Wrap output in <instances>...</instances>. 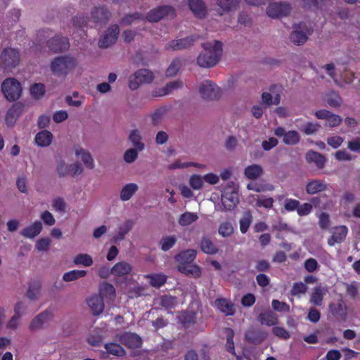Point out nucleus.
<instances>
[{
	"label": "nucleus",
	"instance_id": "f257e3e1",
	"mask_svg": "<svg viewBox=\"0 0 360 360\" xmlns=\"http://www.w3.org/2000/svg\"><path fill=\"white\" fill-rule=\"evenodd\" d=\"M204 50L198 58V63L203 68L215 65L221 56L222 46L218 41H212L203 44Z\"/></svg>",
	"mask_w": 360,
	"mask_h": 360
},
{
	"label": "nucleus",
	"instance_id": "f03ea898",
	"mask_svg": "<svg viewBox=\"0 0 360 360\" xmlns=\"http://www.w3.org/2000/svg\"><path fill=\"white\" fill-rule=\"evenodd\" d=\"M238 187L233 183L228 184L221 194V205H215V210L229 211L233 210L239 202Z\"/></svg>",
	"mask_w": 360,
	"mask_h": 360
},
{
	"label": "nucleus",
	"instance_id": "7ed1b4c3",
	"mask_svg": "<svg viewBox=\"0 0 360 360\" xmlns=\"http://www.w3.org/2000/svg\"><path fill=\"white\" fill-rule=\"evenodd\" d=\"M1 92L8 101H15L22 94L21 84L15 78L9 77L3 81L1 85Z\"/></svg>",
	"mask_w": 360,
	"mask_h": 360
},
{
	"label": "nucleus",
	"instance_id": "20e7f679",
	"mask_svg": "<svg viewBox=\"0 0 360 360\" xmlns=\"http://www.w3.org/2000/svg\"><path fill=\"white\" fill-rule=\"evenodd\" d=\"M77 65L71 56L57 57L51 63V70L57 76L66 75Z\"/></svg>",
	"mask_w": 360,
	"mask_h": 360
},
{
	"label": "nucleus",
	"instance_id": "39448f33",
	"mask_svg": "<svg viewBox=\"0 0 360 360\" xmlns=\"http://www.w3.org/2000/svg\"><path fill=\"white\" fill-rule=\"evenodd\" d=\"M20 54L17 49H4L0 54V66L5 69L11 70L20 64Z\"/></svg>",
	"mask_w": 360,
	"mask_h": 360
},
{
	"label": "nucleus",
	"instance_id": "423d86ee",
	"mask_svg": "<svg viewBox=\"0 0 360 360\" xmlns=\"http://www.w3.org/2000/svg\"><path fill=\"white\" fill-rule=\"evenodd\" d=\"M293 29L290 34V40L296 45L304 44L307 41L309 35L311 33V29L306 22L295 25Z\"/></svg>",
	"mask_w": 360,
	"mask_h": 360
},
{
	"label": "nucleus",
	"instance_id": "0eeeda50",
	"mask_svg": "<svg viewBox=\"0 0 360 360\" xmlns=\"http://www.w3.org/2000/svg\"><path fill=\"white\" fill-rule=\"evenodd\" d=\"M153 79V75L148 70H140L131 75L129 79V87L131 90L137 89L141 84L149 83Z\"/></svg>",
	"mask_w": 360,
	"mask_h": 360
},
{
	"label": "nucleus",
	"instance_id": "6e6552de",
	"mask_svg": "<svg viewBox=\"0 0 360 360\" xmlns=\"http://www.w3.org/2000/svg\"><path fill=\"white\" fill-rule=\"evenodd\" d=\"M290 11V6L285 3H273L269 5L266 13L271 18H280L288 15Z\"/></svg>",
	"mask_w": 360,
	"mask_h": 360
},
{
	"label": "nucleus",
	"instance_id": "1a4fd4ad",
	"mask_svg": "<svg viewBox=\"0 0 360 360\" xmlns=\"http://www.w3.org/2000/svg\"><path fill=\"white\" fill-rule=\"evenodd\" d=\"M201 96L207 99L216 98L219 94V89L211 81H205L199 86Z\"/></svg>",
	"mask_w": 360,
	"mask_h": 360
},
{
	"label": "nucleus",
	"instance_id": "9d476101",
	"mask_svg": "<svg viewBox=\"0 0 360 360\" xmlns=\"http://www.w3.org/2000/svg\"><path fill=\"white\" fill-rule=\"evenodd\" d=\"M25 105L22 103L13 104L6 112L5 122L7 126L12 127L15 124L18 117L23 112Z\"/></svg>",
	"mask_w": 360,
	"mask_h": 360
},
{
	"label": "nucleus",
	"instance_id": "9b49d317",
	"mask_svg": "<svg viewBox=\"0 0 360 360\" xmlns=\"http://www.w3.org/2000/svg\"><path fill=\"white\" fill-rule=\"evenodd\" d=\"M74 152L75 156L82 160L87 169H93L95 167L94 160L89 150L79 146H77L74 147Z\"/></svg>",
	"mask_w": 360,
	"mask_h": 360
},
{
	"label": "nucleus",
	"instance_id": "f8f14e48",
	"mask_svg": "<svg viewBox=\"0 0 360 360\" xmlns=\"http://www.w3.org/2000/svg\"><path fill=\"white\" fill-rule=\"evenodd\" d=\"M119 34V27L115 25L108 28L105 34L100 39L98 44L100 47L107 48L113 44Z\"/></svg>",
	"mask_w": 360,
	"mask_h": 360
},
{
	"label": "nucleus",
	"instance_id": "ddd939ff",
	"mask_svg": "<svg viewBox=\"0 0 360 360\" xmlns=\"http://www.w3.org/2000/svg\"><path fill=\"white\" fill-rule=\"evenodd\" d=\"M315 115L318 119L326 120V124L329 127L338 126L342 122V117L338 115L333 114L326 110H319L316 111Z\"/></svg>",
	"mask_w": 360,
	"mask_h": 360
},
{
	"label": "nucleus",
	"instance_id": "4468645a",
	"mask_svg": "<svg viewBox=\"0 0 360 360\" xmlns=\"http://www.w3.org/2000/svg\"><path fill=\"white\" fill-rule=\"evenodd\" d=\"M331 237L328 240L330 246H333L336 243H342L348 233V229L346 226H338L333 227L330 230Z\"/></svg>",
	"mask_w": 360,
	"mask_h": 360
},
{
	"label": "nucleus",
	"instance_id": "2eb2a0df",
	"mask_svg": "<svg viewBox=\"0 0 360 360\" xmlns=\"http://www.w3.org/2000/svg\"><path fill=\"white\" fill-rule=\"evenodd\" d=\"M174 9L169 6H161L152 10L147 15L149 22H157L164 16H173Z\"/></svg>",
	"mask_w": 360,
	"mask_h": 360
},
{
	"label": "nucleus",
	"instance_id": "dca6fc26",
	"mask_svg": "<svg viewBox=\"0 0 360 360\" xmlns=\"http://www.w3.org/2000/svg\"><path fill=\"white\" fill-rule=\"evenodd\" d=\"M52 319V314L50 311H45L37 315L30 323V329L37 330L42 328Z\"/></svg>",
	"mask_w": 360,
	"mask_h": 360
},
{
	"label": "nucleus",
	"instance_id": "f3484780",
	"mask_svg": "<svg viewBox=\"0 0 360 360\" xmlns=\"http://www.w3.org/2000/svg\"><path fill=\"white\" fill-rule=\"evenodd\" d=\"M132 271V266L126 262H119L116 263L110 269V274L115 277L124 278L130 274Z\"/></svg>",
	"mask_w": 360,
	"mask_h": 360
},
{
	"label": "nucleus",
	"instance_id": "a211bd4d",
	"mask_svg": "<svg viewBox=\"0 0 360 360\" xmlns=\"http://www.w3.org/2000/svg\"><path fill=\"white\" fill-rule=\"evenodd\" d=\"M120 342L130 348H137L141 345V338L134 333H124L118 338Z\"/></svg>",
	"mask_w": 360,
	"mask_h": 360
},
{
	"label": "nucleus",
	"instance_id": "6ab92c4d",
	"mask_svg": "<svg viewBox=\"0 0 360 360\" xmlns=\"http://www.w3.org/2000/svg\"><path fill=\"white\" fill-rule=\"evenodd\" d=\"M99 297L105 300L107 303H112L115 297V290L112 285L103 283L99 289Z\"/></svg>",
	"mask_w": 360,
	"mask_h": 360
},
{
	"label": "nucleus",
	"instance_id": "aec40b11",
	"mask_svg": "<svg viewBox=\"0 0 360 360\" xmlns=\"http://www.w3.org/2000/svg\"><path fill=\"white\" fill-rule=\"evenodd\" d=\"M42 230V224L39 221H35L21 231V235L27 238H34L38 236Z\"/></svg>",
	"mask_w": 360,
	"mask_h": 360
},
{
	"label": "nucleus",
	"instance_id": "412c9836",
	"mask_svg": "<svg viewBox=\"0 0 360 360\" xmlns=\"http://www.w3.org/2000/svg\"><path fill=\"white\" fill-rule=\"evenodd\" d=\"M197 252L195 250L190 249L181 252L175 257L176 261L178 262V266H186L190 264L195 259Z\"/></svg>",
	"mask_w": 360,
	"mask_h": 360
},
{
	"label": "nucleus",
	"instance_id": "4be33fe9",
	"mask_svg": "<svg viewBox=\"0 0 360 360\" xmlns=\"http://www.w3.org/2000/svg\"><path fill=\"white\" fill-rule=\"evenodd\" d=\"M139 186L135 183H128L124 184L120 192V199L122 201L129 200L133 195L138 191Z\"/></svg>",
	"mask_w": 360,
	"mask_h": 360
},
{
	"label": "nucleus",
	"instance_id": "5701e85b",
	"mask_svg": "<svg viewBox=\"0 0 360 360\" xmlns=\"http://www.w3.org/2000/svg\"><path fill=\"white\" fill-rule=\"evenodd\" d=\"M327 189V184L323 180L314 179L306 185V191L309 195L316 194Z\"/></svg>",
	"mask_w": 360,
	"mask_h": 360
},
{
	"label": "nucleus",
	"instance_id": "b1692460",
	"mask_svg": "<svg viewBox=\"0 0 360 360\" xmlns=\"http://www.w3.org/2000/svg\"><path fill=\"white\" fill-rule=\"evenodd\" d=\"M53 140V134L48 130L38 132L34 138L35 143L39 147H48Z\"/></svg>",
	"mask_w": 360,
	"mask_h": 360
},
{
	"label": "nucleus",
	"instance_id": "393cba45",
	"mask_svg": "<svg viewBox=\"0 0 360 360\" xmlns=\"http://www.w3.org/2000/svg\"><path fill=\"white\" fill-rule=\"evenodd\" d=\"M256 202L255 205L257 207H262L266 209L272 207L274 204V199L271 197H264L263 195H252L248 198L250 204L253 205L254 202Z\"/></svg>",
	"mask_w": 360,
	"mask_h": 360
},
{
	"label": "nucleus",
	"instance_id": "a878e982",
	"mask_svg": "<svg viewBox=\"0 0 360 360\" xmlns=\"http://www.w3.org/2000/svg\"><path fill=\"white\" fill-rule=\"evenodd\" d=\"M188 6L197 18H201L205 17L207 10L202 0H188Z\"/></svg>",
	"mask_w": 360,
	"mask_h": 360
},
{
	"label": "nucleus",
	"instance_id": "bb28decb",
	"mask_svg": "<svg viewBox=\"0 0 360 360\" xmlns=\"http://www.w3.org/2000/svg\"><path fill=\"white\" fill-rule=\"evenodd\" d=\"M214 307L226 316L233 315L235 312L233 304L226 299H218L214 302Z\"/></svg>",
	"mask_w": 360,
	"mask_h": 360
},
{
	"label": "nucleus",
	"instance_id": "cd10ccee",
	"mask_svg": "<svg viewBox=\"0 0 360 360\" xmlns=\"http://www.w3.org/2000/svg\"><path fill=\"white\" fill-rule=\"evenodd\" d=\"M103 302L104 300L102 299V297H99L98 295H94L88 300L87 304L93 314L98 315L102 313L104 309Z\"/></svg>",
	"mask_w": 360,
	"mask_h": 360
},
{
	"label": "nucleus",
	"instance_id": "c85d7f7f",
	"mask_svg": "<svg viewBox=\"0 0 360 360\" xmlns=\"http://www.w3.org/2000/svg\"><path fill=\"white\" fill-rule=\"evenodd\" d=\"M327 292V288L321 285L316 286L311 292L310 302L316 306H321L323 302V297Z\"/></svg>",
	"mask_w": 360,
	"mask_h": 360
},
{
	"label": "nucleus",
	"instance_id": "c756f323",
	"mask_svg": "<svg viewBox=\"0 0 360 360\" xmlns=\"http://www.w3.org/2000/svg\"><path fill=\"white\" fill-rule=\"evenodd\" d=\"M133 227V222L131 221H126L121 224L114 236V240L118 241L122 240L124 238V236L130 231Z\"/></svg>",
	"mask_w": 360,
	"mask_h": 360
},
{
	"label": "nucleus",
	"instance_id": "7c9ffc66",
	"mask_svg": "<svg viewBox=\"0 0 360 360\" xmlns=\"http://www.w3.org/2000/svg\"><path fill=\"white\" fill-rule=\"evenodd\" d=\"M307 161L309 163H314L319 168L323 167L326 163V158L321 154L310 150L306 155Z\"/></svg>",
	"mask_w": 360,
	"mask_h": 360
},
{
	"label": "nucleus",
	"instance_id": "2f4dec72",
	"mask_svg": "<svg viewBox=\"0 0 360 360\" xmlns=\"http://www.w3.org/2000/svg\"><path fill=\"white\" fill-rule=\"evenodd\" d=\"M183 85V83L180 81H173L168 83L165 87L159 89L154 94L155 96H163L170 94L174 90L179 89Z\"/></svg>",
	"mask_w": 360,
	"mask_h": 360
},
{
	"label": "nucleus",
	"instance_id": "473e14b6",
	"mask_svg": "<svg viewBox=\"0 0 360 360\" xmlns=\"http://www.w3.org/2000/svg\"><path fill=\"white\" fill-rule=\"evenodd\" d=\"M225 333L226 335V342L225 345L226 351L235 356L237 360H241V357L236 355L235 352L233 342L234 331L231 328H226Z\"/></svg>",
	"mask_w": 360,
	"mask_h": 360
},
{
	"label": "nucleus",
	"instance_id": "72a5a7b5",
	"mask_svg": "<svg viewBox=\"0 0 360 360\" xmlns=\"http://www.w3.org/2000/svg\"><path fill=\"white\" fill-rule=\"evenodd\" d=\"M201 250L207 255H214L217 253L218 248L214 243L207 237H203L200 243Z\"/></svg>",
	"mask_w": 360,
	"mask_h": 360
},
{
	"label": "nucleus",
	"instance_id": "f704fd0d",
	"mask_svg": "<svg viewBox=\"0 0 360 360\" xmlns=\"http://www.w3.org/2000/svg\"><path fill=\"white\" fill-rule=\"evenodd\" d=\"M73 262L77 266L89 267L94 263L92 257L86 253H79L75 256Z\"/></svg>",
	"mask_w": 360,
	"mask_h": 360
},
{
	"label": "nucleus",
	"instance_id": "c9c22d12",
	"mask_svg": "<svg viewBox=\"0 0 360 360\" xmlns=\"http://www.w3.org/2000/svg\"><path fill=\"white\" fill-rule=\"evenodd\" d=\"M198 219L197 214L191 212H186L181 214L178 219V223L181 226H187L196 221Z\"/></svg>",
	"mask_w": 360,
	"mask_h": 360
},
{
	"label": "nucleus",
	"instance_id": "e433bc0d",
	"mask_svg": "<svg viewBox=\"0 0 360 360\" xmlns=\"http://www.w3.org/2000/svg\"><path fill=\"white\" fill-rule=\"evenodd\" d=\"M263 172L262 167L259 165H252L245 169V176L249 179H255L262 175Z\"/></svg>",
	"mask_w": 360,
	"mask_h": 360
},
{
	"label": "nucleus",
	"instance_id": "4c0bfd02",
	"mask_svg": "<svg viewBox=\"0 0 360 360\" xmlns=\"http://www.w3.org/2000/svg\"><path fill=\"white\" fill-rule=\"evenodd\" d=\"M178 269L181 272L193 277H199L201 274L200 268L192 263L186 266H178Z\"/></svg>",
	"mask_w": 360,
	"mask_h": 360
},
{
	"label": "nucleus",
	"instance_id": "58836bf2",
	"mask_svg": "<svg viewBox=\"0 0 360 360\" xmlns=\"http://www.w3.org/2000/svg\"><path fill=\"white\" fill-rule=\"evenodd\" d=\"M91 16L95 22H105L109 18V13L103 7L95 8L91 13Z\"/></svg>",
	"mask_w": 360,
	"mask_h": 360
},
{
	"label": "nucleus",
	"instance_id": "ea45409f",
	"mask_svg": "<svg viewBox=\"0 0 360 360\" xmlns=\"http://www.w3.org/2000/svg\"><path fill=\"white\" fill-rule=\"evenodd\" d=\"M259 319L262 325H266L268 326H274L278 322L277 316L270 311L261 314L259 316Z\"/></svg>",
	"mask_w": 360,
	"mask_h": 360
},
{
	"label": "nucleus",
	"instance_id": "a19ab883",
	"mask_svg": "<svg viewBox=\"0 0 360 360\" xmlns=\"http://www.w3.org/2000/svg\"><path fill=\"white\" fill-rule=\"evenodd\" d=\"M86 275L85 270H72L66 272L63 276V279L66 282H70L84 277Z\"/></svg>",
	"mask_w": 360,
	"mask_h": 360
},
{
	"label": "nucleus",
	"instance_id": "79ce46f5",
	"mask_svg": "<svg viewBox=\"0 0 360 360\" xmlns=\"http://www.w3.org/2000/svg\"><path fill=\"white\" fill-rule=\"evenodd\" d=\"M191 166L196 167H198L200 169L205 168V165L194 163L192 162H182L181 160H176V162L169 165L168 169H183V168L188 167Z\"/></svg>",
	"mask_w": 360,
	"mask_h": 360
},
{
	"label": "nucleus",
	"instance_id": "37998d69",
	"mask_svg": "<svg viewBox=\"0 0 360 360\" xmlns=\"http://www.w3.org/2000/svg\"><path fill=\"white\" fill-rule=\"evenodd\" d=\"M330 309L334 316L342 318H345L346 316L347 307L342 301L338 302L337 304H330Z\"/></svg>",
	"mask_w": 360,
	"mask_h": 360
},
{
	"label": "nucleus",
	"instance_id": "c03bdc74",
	"mask_svg": "<svg viewBox=\"0 0 360 360\" xmlns=\"http://www.w3.org/2000/svg\"><path fill=\"white\" fill-rule=\"evenodd\" d=\"M105 349L108 353L117 356H122L125 354V351L120 345L114 342L106 343Z\"/></svg>",
	"mask_w": 360,
	"mask_h": 360
},
{
	"label": "nucleus",
	"instance_id": "a18cd8bd",
	"mask_svg": "<svg viewBox=\"0 0 360 360\" xmlns=\"http://www.w3.org/2000/svg\"><path fill=\"white\" fill-rule=\"evenodd\" d=\"M150 280L151 285L159 288L162 286L167 281V276L163 274H153L146 276Z\"/></svg>",
	"mask_w": 360,
	"mask_h": 360
},
{
	"label": "nucleus",
	"instance_id": "49530a36",
	"mask_svg": "<svg viewBox=\"0 0 360 360\" xmlns=\"http://www.w3.org/2000/svg\"><path fill=\"white\" fill-rule=\"evenodd\" d=\"M218 6L220 8L219 13L229 11L234 8L238 4L239 0H217Z\"/></svg>",
	"mask_w": 360,
	"mask_h": 360
},
{
	"label": "nucleus",
	"instance_id": "de8ad7c7",
	"mask_svg": "<svg viewBox=\"0 0 360 360\" xmlns=\"http://www.w3.org/2000/svg\"><path fill=\"white\" fill-rule=\"evenodd\" d=\"M323 101L330 107H338L342 103V99L339 96L338 94H337L335 92H330L329 94H327L323 97Z\"/></svg>",
	"mask_w": 360,
	"mask_h": 360
},
{
	"label": "nucleus",
	"instance_id": "09e8293b",
	"mask_svg": "<svg viewBox=\"0 0 360 360\" xmlns=\"http://www.w3.org/2000/svg\"><path fill=\"white\" fill-rule=\"evenodd\" d=\"M129 140L137 150L141 151L143 149L144 144L141 141V136L138 130L135 129L131 131L129 134Z\"/></svg>",
	"mask_w": 360,
	"mask_h": 360
},
{
	"label": "nucleus",
	"instance_id": "8fccbe9b",
	"mask_svg": "<svg viewBox=\"0 0 360 360\" xmlns=\"http://www.w3.org/2000/svg\"><path fill=\"white\" fill-rule=\"evenodd\" d=\"M233 231L234 229L232 224L228 221L221 223L218 229L219 234L224 238L231 236L233 233Z\"/></svg>",
	"mask_w": 360,
	"mask_h": 360
},
{
	"label": "nucleus",
	"instance_id": "3c124183",
	"mask_svg": "<svg viewBox=\"0 0 360 360\" xmlns=\"http://www.w3.org/2000/svg\"><path fill=\"white\" fill-rule=\"evenodd\" d=\"M300 139V134L296 131H289L285 134L283 141L287 145H295Z\"/></svg>",
	"mask_w": 360,
	"mask_h": 360
},
{
	"label": "nucleus",
	"instance_id": "603ef678",
	"mask_svg": "<svg viewBox=\"0 0 360 360\" xmlns=\"http://www.w3.org/2000/svg\"><path fill=\"white\" fill-rule=\"evenodd\" d=\"M190 186L194 190H200L204 185L203 176L198 174H193L188 181Z\"/></svg>",
	"mask_w": 360,
	"mask_h": 360
},
{
	"label": "nucleus",
	"instance_id": "864d4df0",
	"mask_svg": "<svg viewBox=\"0 0 360 360\" xmlns=\"http://www.w3.org/2000/svg\"><path fill=\"white\" fill-rule=\"evenodd\" d=\"M69 166L65 160L59 159L56 161V169L58 175L60 177L66 176L69 175Z\"/></svg>",
	"mask_w": 360,
	"mask_h": 360
},
{
	"label": "nucleus",
	"instance_id": "5fc2aeb1",
	"mask_svg": "<svg viewBox=\"0 0 360 360\" xmlns=\"http://www.w3.org/2000/svg\"><path fill=\"white\" fill-rule=\"evenodd\" d=\"M262 98L263 103L267 105H278L281 99L278 94L271 95L268 92L263 93Z\"/></svg>",
	"mask_w": 360,
	"mask_h": 360
},
{
	"label": "nucleus",
	"instance_id": "6e6d98bb",
	"mask_svg": "<svg viewBox=\"0 0 360 360\" xmlns=\"http://www.w3.org/2000/svg\"><path fill=\"white\" fill-rule=\"evenodd\" d=\"M252 222V214L250 212L244 214L240 220V230L243 233H245Z\"/></svg>",
	"mask_w": 360,
	"mask_h": 360
},
{
	"label": "nucleus",
	"instance_id": "4d7b16f0",
	"mask_svg": "<svg viewBox=\"0 0 360 360\" xmlns=\"http://www.w3.org/2000/svg\"><path fill=\"white\" fill-rule=\"evenodd\" d=\"M176 241L175 236H167L162 238L160 241L161 248L164 251H167L172 248Z\"/></svg>",
	"mask_w": 360,
	"mask_h": 360
},
{
	"label": "nucleus",
	"instance_id": "13d9d810",
	"mask_svg": "<svg viewBox=\"0 0 360 360\" xmlns=\"http://www.w3.org/2000/svg\"><path fill=\"white\" fill-rule=\"evenodd\" d=\"M53 43L56 44V46H53L51 49L56 52L65 50L69 46L68 40L65 37L56 38L53 39Z\"/></svg>",
	"mask_w": 360,
	"mask_h": 360
},
{
	"label": "nucleus",
	"instance_id": "bf43d9fd",
	"mask_svg": "<svg viewBox=\"0 0 360 360\" xmlns=\"http://www.w3.org/2000/svg\"><path fill=\"white\" fill-rule=\"evenodd\" d=\"M30 93L35 98H39L45 93V86L43 84H34L30 88Z\"/></svg>",
	"mask_w": 360,
	"mask_h": 360
},
{
	"label": "nucleus",
	"instance_id": "052dcab7",
	"mask_svg": "<svg viewBox=\"0 0 360 360\" xmlns=\"http://www.w3.org/2000/svg\"><path fill=\"white\" fill-rule=\"evenodd\" d=\"M161 304L166 309H172L176 304V300L171 295H164L161 297Z\"/></svg>",
	"mask_w": 360,
	"mask_h": 360
},
{
	"label": "nucleus",
	"instance_id": "680f3d73",
	"mask_svg": "<svg viewBox=\"0 0 360 360\" xmlns=\"http://www.w3.org/2000/svg\"><path fill=\"white\" fill-rule=\"evenodd\" d=\"M300 202L295 199L286 198L283 202L284 209L288 212L297 210Z\"/></svg>",
	"mask_w": 360,
	"mask_h": 360
},
{
	"label": "nucleus",
	"instance_id": "e2e57ef3",
	"mask_svg": "<svg viewBox=\"0 0 360 360\" xmlns=\"http://www.w3.org/2000/svg\"><path fill=\"white\" fill-rule=\"evenodd\" d=\"M320 124L317 122H307L302 128V131L307 135H311L315 134L319 131Z\"/></svg>",
	"mask_w": 360,
	"mask_h": 360
},
{
	"label": "nucleus",
	"instance_id": "0e129e2a",
	"mask_svg": "<svg viewBox=\"0 0 360 360\" xmlns=\"http://www.w3.org/2000/svg\"><path fill=\"white\" fill-rule=\"evenodd\" d=\"M83 170L84 169L82 165L79 162H75L74 163L70 164L69 175L72 176H79L83 172Z\"/></svg>",
	"mask_w": 360,
	"mask_h": 360
},
{
	"label": "nucleus",
	"instance_id": "69168bd1",
	"mask_svg": "<svg viewBox=\"0 0 360 360\" xmlns=\"http://www.w3.org/2000/svg\"><path fill=\"white\" fill-rule=\"evenodd\" d=\"M53 209L59 212H63L65 210V202L61 198H54L51 202Z\"/></svg>",
	"mask_w": 360,
	"mask_h": 360
},
{
	"label": "nucleus",
	"instance_id": "338daca9",
	"mask_svg": "<svg viewBox=\"0 0 360 360\" xmlns=\"http://www.w3.org/2000/svg\"><path fill=\"white\" fill-rule=\"evenodd\" d=\"M51 245V239L49 238H42L36 243V249L38 251H46Z\"/></svg>",
	"mask_w": 360,
	"mask_h": 360
},
{
	"label": "nucleus",
	"instance_id": "774afa93",
	"mask_svg": "<svg viewBox=\"0 0 360 360\" xmlns=\"http://www.w3.org/2000/svg\"><path fill=\"white\" fill-rule=\"evenodd\" d=\"M335 158L339 161H350L354 158L349 152L345 150H339L335 152Z\"/></svg>",
	"mask_w": 360,
	"mask_h": 360
}]
</instances>
